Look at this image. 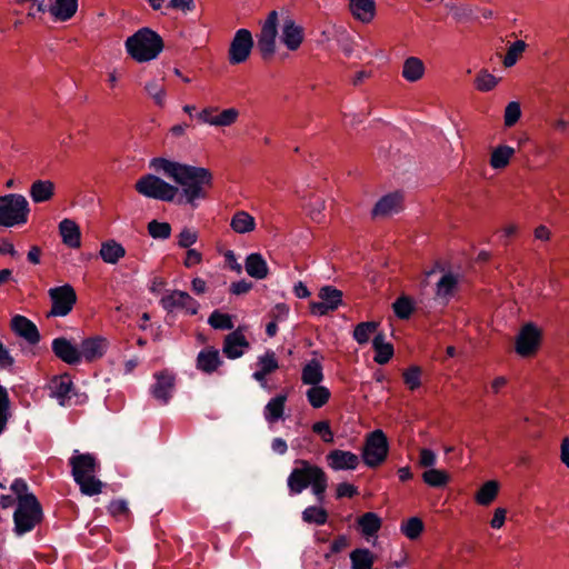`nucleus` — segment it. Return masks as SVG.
Masks as SVG:
<instances>
[{"label": "nucleus", "instance_id": "nucleus-1", "mask_svg": "<svg viewBox=\"0 0 569 569\" xmlns=\"http://www.w3.org/2000/svg\"><path fill=\"white\" fill-rule=\"evenodd\" d=\"M150 167L180 184L182 193L178 202L190 204L192 208L198 206L199 200L206 199L207 189L212 186V173L207 168L183 164L166 158H153Z\"/></svg>", "mask_w": 569, "mask_h": 569}, {"label": "nucleus", "instance_id": "nucleus-2", "mask_svg": "<svg viewBox=\"0 0 569 569\" xmlns=\"http://www.w3.org/2000/svg\"><path fill=\"white\" fill-rule=\"evenodd\" d=\"M287 487L290 496H298L310 488L312 495L321 503L328 488V476L318 465L306 459H297L287 478Z\"/></svg>", "mask_w": 569, "mask_h": 569}, {"label": "nucleus", "instance_id": "nucleus-3", "mask_svg": "<svg viewBox=\"0 0 569 569\" xmlns=\"http://www.w3.org/2000/svg\"><path fill=\"white\" fill-rule=\"evenodd\" d=\"M71 475L80 491L86 496H96L102 491L103 483L96 477L100 463L93 453L73 450L69 458Z\"/></svg>", "mask_w": 569, "mask_h": 569}, {"label": "nucleus", "instance_id": "nucleus-4", "mask_svg": "<svg viewBox=\"0 0 569 569\" xmlns=\"http://www.w3.org/2000/svg\"><path fill=\"white\" fill-rule=\"evenodd\" d=\"M124 48L133 61L144 63L156 60L160 56L164 42L157 31L143 27L126 39Z\"/></svg>", "mask_w": 569, "mask_h": 569}, {"label": "nucleus", "instance_id": "nucleus-5", "mask_svg": "<svg viewBox=\"0 0 569 569\" xmlns=\"http://www.w3.org/2000/svg\"><path fill=\"white\" fill-rule=\"evenodd\" d=\"M43 518L42 507L34 495L23 497L17 502L13 512V531L17 536H23L32 531Z\"/></svg>", "mask_w": 569, "mask_h": 569}, {"label": "nucleus", "instance_id": "nucleus-6", "mask_svg": "<svg viewBox=\"0 0 569 569\" xmlns=\"http://www.w3.org/2000/svg\"><path fill=\"white\" fill-rule=\"evenodd\" d=\"M29 212V203L22 194L9 193L0 197V227L24 224Z\"/></svg>", "mask_w": 569, "mask_h": 569}, {"label": "nucleus", "instance_id": "nucleus-7", "mask_svg": "<svg viewBox=\"0 0 569 569\" xmlns=\"http://www.w3.org/2000/svg\"><path fill=\"white\" fill-rule=\"evenodd\" d=\"M389 453V442L385 432L377 429L367 435L361 452L365 465L369 468L381 466Z\"/></svg>", "mask_w": 569, "mask_h": 569}, {"label": "nucleus", "instance_id": "nucleus-8", "mask_svg": "<svg viewBox=\"0 0 569 569\" xmlns=\"http://www.w3.org/2000/svg\"><path fill=\"white\" fill-rule=\"evenodd\" d=\"M136 190L147 198L168 202L173 201L179 192L178 187L168 183L154 174L142 176L136 182Z\"/></svg>", "mask_w": 569, "mask_h": 569}, {"label": "nucleus", "instance_id": "nucleus-9", "mask_svg": "<svg viewBox=\"0 0 569 569\" xmlns=\"http://www.w3.org/2000/svg\"><path fill=\"white\" fill-rule=\"evenodd\" d=\"M278 23V12L272 10L260 24V32L257 34V49L263 60L271 59L276 53Z\"/></svg>", "mask_w": 569, "mask_h": 569}, {"label": "nucleus", "instance_id": "nucleus-10", "mask_svg": "<svg viewBox=\"0 0 569 569\" xmlns=\"http://www.w3.org/2000/svg\"><path fill=\"white\" fill-rule=\"evenodd\" d=\"M51 300V309L48 317H66L77 303V292L74 288L66 283L63 286L53 287L48 290Z\"/></svg>", "mask_w": 569, "mask_h": 569}, {"label": "nucleus", "instance_id": "nucleus-11", "mask_svg": "<svg viewBox=\"0 0 569 569\" xmlns=\"http://www.w3.org/2000/svg\"><path fill=\"white\" fill-rule=\"evenodd\" d=\"M240 112L237 108L231 107L220 110L218 107H206L198 114L197 118L200 122L217 127L224 128L231 127L239 119Z\"/></svg>", "mask_w": 569, "mask_h": 569}, {"label": "nucleus", "instance_id": "nucleus-12", "mask_svg": "<svg viewBox=\"0 0 569 569\" xmlns=\"http://www.w3.org/2000/svg\"><path fill=\"white\" fill-rule=\"evenodd\" d=\"M253 48L252 34L248 29L236 31L231 40L228 59L231 64H240L248 60Z\"/></svg>", "mask_w": 569, "mask_h": 569}, {"label": "nucleus", "instance_id": "nucleus-13", "mask_svg": "<svg viewBox=\"0 0 569 569\" xmlns=\"http://www.w3.org/2000/svg\"><path fill=\"white\" fill-rule=\"evenodd\" d=\"M318 296L320 301H312L310 303V311L315 316H325L337 310L342 303V292L332 286L322 287Z\"/></svg>", "mask_w": 569, "mask_h": 569}, {"label": "nucleus", "instance_id": "nucleus-14", "mask_svg": "<svg viewBox=\"0 0 569 569\" xmlns=\"http://www.w3.org/2000/svg\"><path fill=\"white\" fill-rule=\"evenodd\" d=\"M161 307L171 312L176 309H183L190 315H196L199 310V302L187 291L172 290L160 299Z\"/></svg>", "mask_w": 569, "mask_h": 569}, {"label": "nucleus", "instance_id": "nucleus-15", "mask_svg": "<svg viewBox=\"0 0 569 569\" xmlns=\"http://www.w3.org/2000/svg\"><path fill=\"white\" fill-rule=\"evenodd\" d=\"M154 383L150 387V393L161 405H167L172 397L176 386V377L164 370L153 375Z\"/></svg>", "mask_w": 569, "mask_h": 569}, {"label": "nucleus", "instance_id": "nucleus-16", "mask_svg": "<svg viewBox=\"0 0 569 569\" xmlns=\"http://www.w3.org/2000/svg\"><path fill=\"white\" fill-rule=\"evenodd\" d=\"M540 342V331L532 323H527L520 330L516 340V351L521 357L533 355Z\"/></svg>", "mask_w": 569, "mask_h": 569}, {"label": "nucleus", "instance_id": "nucleus-17", "mask_svg": "<svg viewBox=\"0 0 569 569\" xmlns=\"http://www.w3.org/2000/svg\"><path fill=\"white\" fill-rule=\"evenodd\" d=\"M305 40V30L292 18L287 17L281 24L280 41L289 51H297Z\"/></svg>", "mask_w": 569, "mask_h": 569}, {"label": "nucleus", "instance_id": "nucleus-18", "mask_svg": "<svg viewBox=\"0 0 569 569\" xmlns=\"http://www.w3.org/2000/svg\"><path fill=\"white\" fill-rule=\"evenodd\" d=\"M249 347L250 343L243 332L236 329L224 337L222 352L228 359L233 360L240 358Z\"/></svg>", "mask_w": 569, "mask_h": 569}, {"label": "nucleus", "instance_id": "nucleus-19", "mask_svg": "<svg viewBox=\"0 0 569 569\" xmlns=\"http://www.w3.org/2000/svg\"><path fill=\"white\" fill-rule=\"evenodd\" d=\"M223 365L220 351L208 346L201 349L196 358V368L206 375H212Z\"/></svg>", "mask_w": 569, "mask_h": 569}, {"label": "nucleus", "instance_id": "nucleus-20", "mask_svg": "<svg viewBox=\"0 0 569 569\" xmlns=\"http://www.w3.org/2000/svg\"><path fill=\"white\" fill-rule=\"evenodd\" d=\"M257 370L252 378L260 383L262 388L267 387V377L279 369V362L274 351L267 350L257 358Z\"/></svg>", "mask_w": 569, "mask_h": 569}, {"label": "nucleus", "instance_id": "nucleus-21", "mask_svg": "<svg viewBox=\"0 0 569 569\" xmlns=\"http://www.w3.org/2000/svg\"><path fill=\"white\" fill-rule=\"evenodd\" d=\"M10 328L17 336L23 338L30 345H37L40 341V333L37 326L24 316H13Z\"/></svg>", "mask_w": 569, "mask_h": 569}, {"label": "nucleus", "instance_id": "nucleus-22", "mask_svg": "<svg viewBox=\"0 0 569 569\" xmlns=\"http://www.w3.org/2000/svg\"><path fill=\"white\" fill-rule=\"evenodd\" d=\"M329 468L335 471L355 470L359 466V457L351 452L340 449L331 450L326 457Z\"/></svg>", "mask_w": 569, "mask_h": 569}, {"label": "nucleus", "instance_id": "nucleus-23", "mask_svg": "<svg viewBox=\"0 0 569 569\" xmlns=\"http://www.w3.org/2000/svg\"><path fill=\"white\" fill-rule=\"evenodd\" d=\"M50 396L57 399L60 406H67L71 399L73 382L67 373L52 378L49 385Z\"/></svg>", "mask_w": 569, "mask_h": 569}, {"label": "nucleus", "instance_id": "nucleus-24", "mask_svg": "<svg viewBox=\"0 0 569 569\" xmlns=\"http://www.w3.org/2000/svg\"><path fill=\"white\" fill-rule=\"evenodd\" d=\"M459 286V277L453 272H445L436 283L435 298L447 305L455 296Z\"/></svg>", "mask_w": 569, "mask_h": 569}, {"label": "nucleus", "instance_id": "nucleus-25", "mask_svg": "<svg viewBox=\"0 0 569 569\" xmlns=\"http://www.w3.org/2000/svg\"><path fill=\"white\" fill-rule=\"evenodd\" d=\"M51 347L54 356L68 365H77L81 361L80 349L67 338L53 339Z\"/></svg>", "mask_w": 569, "mask_h": 569}, {"label": "nucleus", "instance_id": "nucleus-26", "mask_svg": "<svg viewBox=\"0 0 569 569\" xmlns=\"http://www.w3.org/2000/svg\"><path fill=\"white\" fill-rule=\"evenodd\" d=\"M108 340L103 337L96 336L82 340L80 346V358L87 361H93L103 357L108 349Z\"/></svg>", "mask_w": 569, "mask_h": 569}, {"label": "nucleus", "instance_id": "nucleus-27", "mask_svg": "<svg viewBox=\"0 0 569 569\" xmlns=\"http://www.w3.org/2000/svg\"><path fill=\"white\" fill-rule=\"evenodd\" d=\"M78 10V0H49L48 12L56 21L70 20Z\"/></svg>", "mask_w": 569, "mask_h": 569}, {"label": "nucleus", "instance_id": "nucleus-28", "mask_svg": "<svg viewBox=\"0 0 569 569\" xmlns=\"http://www.w3.org/2000/svg\"><path fill=\"white\" fill-rule=\"evenodd\" d=\"M59 233L63 244L78 249L81 246V231L79 226L71 219H63L59 223Z\"/></svg>", "mask_w": 569, "mask_h": 569}, {"label": "nucleus", "instance_id": "nucleus-29", "mask_svg": "<svg viewBox=\"0 0 569 569\" xmlns=\"http://www.w3.org/2000/svg\"><path fill=\"white\" fill-rule=\"evenodd\" d=\"M402 196L399 192H393L383 196L373 207V217H386L398 212L401 209Z\"/></svg>", "mask_w": 569, "mask_h": 569}, {"label": "nucleus", "instance_id": "nucleus-30", "mask_svg": "<svg viewBox=\"0 0 569 569\" xmlns=\"http://www.w3.org/2000/svg\"><path fill=\"white\" fill-rule=\"evenodd\" d=\"M349 10L356 20L362 23H369L376 16V1L349 0Z\"/></svg>", "mask_w": 569, "mask_h": 569}, {"label": "nucleus", "instance_id": "nucleus-31", "mask_svg": "<svg viewBox=\"0 0 569 569\" xmlns=\"http://www.w3.org/2000/svg\"><path fill=\"white\" fill-rule=\"evenodd\" d=\"M323 378V366L319 359L312 358L303 365L301 369V382L303 385H320Z\"/></svg>", "mask_w": 569, "mask_h": 569}, {"label": "nucleus", "instance_id": "nucleus-32", "mask_svg": "<svg viewBox=\"0 0 569 569\" xmlns=\"http://www.w3.org/2000/svg\"><path fill=\"white\" fill-rule=\"evenodd\" d=\"M426 66L418 57H409L403 61L401 76L408 82H417L423 78Z\"/></svg>", "mask_w": 569, "mask_h": 569}, {"label": "nucleus", "instance_id": "nucleus-33", "mask_svg": "<svg viewBox=\"0 0 569 569\" xmlns=\"http://www.w3.org/2000/svg\"><path fill=\"white\" fill-rule=\"evenodd\" d=\"M247 273L258 280L267 278L269 268L260 253H250L244 262Z\"/></svg>", "mask_w": 569, "mask_h": 569}, {"label": "nucleus", "instance_id": "nucleus-34", "mask_svg": "<svg viewBox=\"0 0 569 569\" xmlns=\"http://www.w3.org/2000/svg\"><path fill=\"white\" fill-rule=\"evenodd\" d=\"M287 395H277L264 406L263 416L267 422L274 423L283 417Z\"/></svg>", "mask_w": 569, "mask_h": 569}, {"label": "nucleus", "instance_id": "nucleus-35", "mask_svg": "<svg viewBox=\"0 0 569 569\" xmlns=\"http://www.w3.org/2000/svg\"><path fill=\"white\" fill-rule=\"evenodd\" d=\"M99 254L106 263L116 264L126 256V249L116 240H108L101 243Z\"/></svg>", "mask_w": 569, "mask_h": 569}, {"label": "nucleus", "instance_id": "nucleus-36", "mask_svg": "<svg viewBox=\"0 0 569 569\" xmlns=\"http://www.w3.org/2000/svg\"><path fill=\"white\" fill-rule=\"evenodd\" d=\"M515 149L512 147L500 144L496 147L490 154L489 164L495 170L505 169L511 158L515 156Z\"/></svg>", "mask_w": 569, "mask_h": 569}, {"label": "nucleus", "instance_id": "nucleus-37", "mask_svg": "<svg viewBox=\"0 0 569 569\" xmlns=\"http://www.w3.org/2000/svg\"><path fill=\"white\" fill-rule=\"evenodd\" d=\"M375 350L373 360L378 365H386L393 356V347L391 343L385 341L383 333H377L372 340Z\"/></svg>", "mask_w": 569, "mask_h": 569}, {"label": "nucleus", "instance_id": "nucleus-38", "mask_svg": "<svg viewBox=\"0 0 569 569\" xmlns=\"http://www.w3.org/2000/svg\"><path fill=\"white\" fill-rule=\"evenodd\" d=\"M54 192V184L49 180H37L31 184L30 197L36 203L50 200Z\"/></svg>", "mask_w": 569, "mask_h": 569}, {"label": "nucleus", "instance_id": "nucleus-39", "mask_svg": "<svg viewBox=\"0 0 569 569\" xmlns=\"http://www.w3.org/2000/svg\"><path fill=\"white\" fill-rule=\"evenodd\" d=\"M306 397L312 408L319 409L328 403L331 397V392L326 386L316 385L310 386V388L306 391Z\"/></svg>", "mask_w": 569, "mask_h": 569}, {"label": "nucleus", "instance_id": "nucleus-40", "mask_svg": "<svg viewBox=\"0 0 569 569\" xmlns=\"http://www.w3.org/2000/svg\"><path fill=\"white\" fill-rule=\"evenodd\" d=\"M230 227L237 233L251 232L256 228V220L247 211L240 210L232 216Z\"/></svg>", "mask_w": 569, "mask_h": 569}, {"label": "nucleus", "instance_id": "nucleus-41", "mask_svg": "<svg viewBox=\"0 0 569 569\" xmlns=\"http://www.w3.org/2000/svg\"><path fill=\"white\" fill-rule=\"evenodd\" d=\"M144 91L149 98H151L154 104L159 108H163L167 101V90L162 82L157 79H151L146 82Z\"/></svg>", "mask_w": 569, "mask_h": 569}, {"label": "nucleus", "instance_id": "nucleus-42", "mask_svg": "<svg viewBox=\"0 0 569 569\" xmlns=\"http://www.w3.org/2000/svg\"><path fill=\"white\" fill-rule=\"evenodd\" d=\"M358 526L366 537L375 536L381 528V519L375 512H366L358 518Z\"/></svg>", "mask_w": 569, "mask_h": 569}, {"label": "nucleus", "instance_id": "nucleus-43", "mask_svg": "<svg viewBox=\"0 0 569 569\" xmlns=\"http://www.w3.org/2000/svg\"><path fill=\"white\" fill-rule=\"evenodd\" d=\"M352 569H371L375 563V555L367 548L355 549L350 553Z\"/></svg>", "mask_w": 569, "mask_h": 569}, {"label": "nucleus", "instance_id": "nucleus-44", "mask_svg": "<svg viewBox=\"0 0 569 569\" xmlns=\"http://www.w3.org/2000/svg\"><path fill=\"white\" fill-rule=\"evenodd\" d=\"M499 483L496 480L485 482L475 496V500L480 506L490 505L498 496Z\"/></svg>", "mask_w": 569, "mask_h": 569}, {"label": "nucleus", "instance_id": "nucleus-45", "mask_svg": "<svg viewBox=\"0 0 569 569\" xmlns=\"http://www.w3.org/2000/svg\"><path fill=\"white\" fill-rule=\"evenodd\" d=\"M421 478L427 486L432 488H442L450 481V476L446 470L436 468L427 469Z\"/></svg>", "mask_w": 569, "mask_h": 569}, {"label": "nucleus", "instance_id": "nucleus-46", "mask_svg": "<svg viewBox=\"0 0 569 569\" xmlns=\"http://www.w3.org/2000/svg\"><path fill=\"white\" fill-rule=\"evenodd\" d=\"M392 310L397 318L407 320L415 310V301L409 296L402 295L392 303Z\"/></svg>", "mask_w": 569, "mask_h": 569}, {"label": "nucleus", "instance_id": "nucleus-47", "mask_svg": "<svg viewBox=\"0 0 569 569\" xmlns=\"http://www.w3.org/2000/svg\"><path fill=\"white\" fill-rule=\"evenodd\" d=\"M475 87L480 92L493 90L499 83V78L491 74L488 70L481 69L475 77Z\"/></svg>", "mask_w": 569, "mask_h": 569}, {"label": "nucleus", "instance_id": "nucleus-48", "mask_svg": "<svg viewBox=\"0 0 569 569\" xmlns=\"http://www.w3.org/2000/svg\"><path fill=\"white\" fill-rule=\"evenodd\" d=\"M378 323L375 321H366L358 323L353 329V339L359 345L369 342L370 337L377 331Z\"/></svg>", "mask_w": 569, "mask_h": 569}, {"label": "nucleus", "instance_id": "nucleus-49", "mask_svg": "<svg viewBox=\"0 0 569 569\" xmlns=\"http://www.w3.org/2000/svg\"><path fill=\"white\" fill-rule=\"evenodd\" d=\"M302 520L307 523L322 526L328 520V512L322 507L309 506L302 511Z\"/></svg>", "mask_w": 569, "mask_h": 569}, {"label": "nucleus", "instance_id": "nucleus-50", "mask_svg": "<svg viewBox=\"0 0 569 569\" xmlns=\"http://www.w3.org/2000/svg\"><path fill=\"white\" fill-rule=\"evenodd\" d=\"M526 48L527 43L523 40H517L512 42L505 54L502 61L503 66L506 68L513 67L521 57V54L525 52Z\"/></svg>", "mask_w": 569, "mask_h": 569}, {"label": "nucleus", "instance_id": "nucleus-51", "mask_svg": "<svg viewBox=\"0 0 569 569\" xmlns=\"http://www.w3.org/2000/svg\"><path fill=\"white\" fill-rule=\"evenodd\" d=\"M400 530L408 539L415 540L420 537L423 530V522L418 517H411L401 523Z\"/></svg>", "mask_w": 569, "mask_h": 569}, {"label": "nucleus", "instance_id": "nucleus-52", "mask_svg": "<svg viewBox=\"0 0 569 569\" xmlns=\"http://www.w3.org/2000/svg\"><path fill=\"white\" fill-rule=\"evenodd\" d=\"M208 323L218 330H231L233 328V322L231 316L228 313H223L219 310H214L208 318Z\"/></svg>", "mask_w": 569, "mask_h": 569}, {"label": "nucleus", "instance_id": "nucleus-53", "mask_svg": "<svg viewBox=\"0 0 569 569\" xmlns=\"http://www.w3.org/2000/svg\"><path fill=\"white\" fill-rule=\"evenodd\" d=\"M148 233L153 239L166 240L171 236V226L168 222H160L158 220H151L148 226Z\"/></svg>", "mask_w": 569, "mask_h": 569}, {"label": "nucleus", "instance_id": "nucleus-54", "mask_svg": "<svg viewBox=\"0 0 569 569\" xmlns=\"http://www.w3.org/2000/svg\"><path fill=\"white\" fill-rule=\"evenodd\" d=\"M402 378L408 389L413 391L421 386V369L418 366L409 367L403 371Z\"/></svg>", "mask_w": 569, "mask_h": 569}, {"label": "nucleus", "instance_id": "nucleus-55", "mask_svg": "<svg viewBox=\"0 0 569 569\" xmlns=\"http://www.w3.org/2000/svg\"><path fill=\"white\" fill-rule=\"evenodd\" d=\"M9 406L8 391L4 387L0 386V435L4 431L10 416Z\"/></svg>", "mask_w": 569, "mask_h": 569}, {"label": "nucleus", "instance_id": "nucleus-56", "mask_svg": "<svg viewBox=\"0 0 569 569\" xmlns=\"http://www.w3.org/2000/svg\"><path fill=\"white\" fill-rule=\"evenodd\" d=\"M198 232L191 228L184 227L178 234L177 244L182 249H192L193 246L198 241Z\"/></svg>", "mask_w": 569, "mask_h": 569}, {"label": "nucleus", "instance_id": "nucleus-57", "mask_svg": "<svg viewBox=\"0 0 569 569\" xmlns=\"http://www.w3.org/2000/svg\"><path fill=\"white\" fill-rule=\"evenodd\" d=\"M520 117H521V108H520L519 102H517V101L509 102L505 109V116H503L505 126L506 127L515 126L518 122V120L520 119Z\"/></svg>", "mask_w": 569, "mask_h": 569}, {"label": "nucleus", "instance_id": "nucleus-58", "mask_svg": "<svg viewBox=\"0 0 569 569\" xmlns=\"http://www.w3.org/2000/svg\"><path fill=\"white\" fill-rule=\"evenodd\" d=\"M312 431L319 435L323 442L332 443L335 440L333 432L330 428L329 421L322 420L312 425Z\"/></svg>", "mask_w": 569, "mask_h": 569}, {"label": "nucleus", "instance_id": "nucleus-59", "mask_svg": "<svg viewBox=\"0 0 569 569\" xmlns=\"http://www.w3.org/2000/svg\"><path fill=\"white\" fill-rule=\"evenodd\" d=\"M437 463V455L428 448H421L419 451L418 465L421 468L431 469Z\"/></svg>", "mask_w": 569, "mask_h": 569}, {"label": "nucleus", "instance_id": "nucleus-60", "mask_svg": "<svg viewBox=\"0 0 569 569\" xmlns=\"http://www.w3.org/2000/svg\"><path fill=\"white\" fill-rule=\"evenodd\" d=\"M108 511L113 517H127L129 515L128 503L123 499L112 500L108 506Z\"/></svg>", "mask_w": 569, "mask_h": 569}, {"label": "nucleus", "instance_id": "nucleus-61", "mask_svg": "<svg viewBox=\"0 0 569 569\" xmlns=\"http://www.w3.org/2000/svg\"><path fill=\"white\" fill-rule=\"evenodd\" d=\"M356 495H358V489L356 486H353L349 482L338 483L337 489H336L337 499L352 498Z\"/></svg>", "mask_w": 569, "mask_h": 569}, {"label": "nucleus", "instance_id": "nucleus-62", "mask_svg": "<svg viewBox=\"0 0 569 569\" xmlns=\"http://www.w3.org/2000/svg\"><path fill=\"white\" fill-rule=\"evenodd\" d=\"M11 490L17 496V502L20 501L23 497H29L31 493L28 492V485L27 482L18 478L11 483Z\"/></svg>", "mask_w": 569, "mask_h": 569}, {"label": "nucleus", "instance_id": "nucleus-63", "mask_svg": "<svg viewBox=\"0 0 569 569\" xmlns=\"http://www.w3.org/2000/svg\"><path fill=\"white\" fill-rule=\"evenodd\" d=\"M202 262V253L196 249H187L183 266L186 268H192Z\"/></svg>", "mask_w": 569, "mask_h": 569}, {"label": "nucleus", "instance_id": "nucleus-64", "mask_svg": "<svg viewBox=\"0 0 569 569\" xmlns=\"http://www.w3.org/2000/svg\"><path fill=\"white\" fill-rule=\"evenodd\" d=\"M289 315V307L286 303H277L270 311V317L276 322L284 321Z\"/></svg>", "mask_w": 569, "mask_h": 569}]
</instances>
